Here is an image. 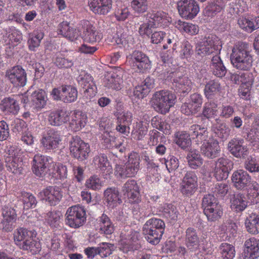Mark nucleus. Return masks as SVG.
Here are the masks:
<instances>
[{"mask_svg":"<svg viewBox=\"0 0 259 259\" xmlns=\"http://www.w3.org/2000/svg\"><path fill=\"white\" fill-rule=\"evenodd\" d=\"M53 166L54 162L51 157L39 154L35 155L32 161V170L39 177H44L47 174H50Z\"/></svg>","mask_w":259,"mask_h":259,"instance_id":"nucleus-8","label":"nucleus"},{"mask_svg":"<svg viewBox=\"0 0 259 259\" xmlns=\"http://www.w3.org/2000/svg\"><path fill=\"white\" fill-rule=\"evenodd\" d=\"M67 225L73 229L82 226L87 220L86 211L84 207L75 205L69 207L65 214Z\"/></svg>","mask_w":259,"mask_h":259,"instance_id":"nucleus-5","label":"nucleus"},{"mask_svg":"<svg viewBox=\"0 0 259 259\" xmlns=\"http://www.w3.org/2000/svg\"><path fill=\"white\" fill-rule=\"evenodd\" d=\"M71 120L69 121V126L74 131H78L84 127L87 122V115L79 110H75L70 114Z\"/></svg>","mask_w":259,"mask_h":259,"instance_id":"nucleus-34","label":"nucleus"},{"mask_svg":"<svg viewBox=\"0 0 259 259\" xmlns=\"http://www.w3.org/2000/svg\"><path fill=\"white\" fill-rule=\"evenodd\" d=\"M55 64L60 68H70L74 64L73 60L65 54L59 53L56 54L54 60Z\"/></svg>","mask_w":259,"mask_h":259,"instance_id":"nucleus-53","label":"nucleus"},{"mask_svg":"<svg viewBox=\"0 0 259 259\" xmlns=\"http://www.w3.org/2000/svg\"><path fill=\"white\" fill-rule=\"evenodd\" d=\"M230 204L231 209L235 212L243 211L248 205V201L244 195L237 193L230 196Z\"/></svg>","mask_w":259,"mask_h":259,"instance_id":"nucleus-36","label":"nucleus"},{"mask_svg":"<svg viewBox=\"0 0 259 259\" xmlns=\"http://www.w3.org/2000/svg\"><path fill=\"white\" fill-rule=\"evenodd\" d=\"M44 34L41 31H34L29 34L27 45L29 49L31 51H35L39 47Z\"/></svg>","mask_w":259,"mask_h":259,"instance_id":"nucleus-51","label":"nucleus"},{"mask_svg":"<svg viewBox=\"0 0 259 259\" xmlns=\"http://www.w3.org/2000/svg\"><path fill=\"white\" fill-rule=\"evenodd\" d=\"M178 10L182 17L192 19L199 11L195 0H181L178 4Z\"/></svg>","mask_w":259,"mask_h":259,"instance_id":"nucleus-18","label":"nucleus"},{"mask_svg":"<svg viewBox=\"0 0 259 259\" xmlns=\"http://www.w3.org/2000/svg\"><path fill=\"white\" fill-rule=\"evenodd\" d=\"M123 73L122 70H117L108 73L104 80L105 86L116 91L121 90L123 87Z\"/></svg>","mask_w":259,"mask_h":259,"instance_id":"nucleus-24","label":"nucleus"},{"mask_svg":"<svg viewBox=\"0 0 259 259\" xmlns=\"http://www.w3.org/2000/svg\"><path fill=\"white\" fill-rule=\"evenodd\" d=\"M79 84L84 90L85 95L87 97H94L97 92V88L93 81V78L89 74L82 72L77 78Z\"/></svg>","mask_w":259,"mask_h":259,"instance_id":"nucleus-22","label":"nucleus"},{"mask_svg":"<svg viewBox=\"0 0 259 259\" xmlns=\"http://www.w3.org/2000/svg\"><path fill=\"white\" fill-rule=\"evenodd\" d=\"M222 44L220 38L215 35H209L198 42L196 46V52L201 57L206 56L212 53H220Z\"/></svg>","mask_w":259,"mask_h":259,"instance_id":"nucleus-4","label":"nucleus"},{"mask_svg":"<svg viewBox=\"0 0 259 259\" xmlns=\"http://www.w3.org/2000/svg\"><path fill=\"white\" fill-rule=\"evenodd\" d=\"M62 214L59 211H52L47 213L46 222L52 227H56L59 225Z\"/></svg>","mask_w":259,"mask_h":259,"instance_id":"nucleus-60","label":"nucleus"},{"mask_svg":"<svg viewBox=\"0 0 259 259\" xmlns=\"http://www.w3.org/2000/svg\"><path fill=\"white\" fill-rule=\"evenodd\" d=\"M23 38L22 32L15 27H12L6 30L3 40L6 45L14 47L20 44Z\"/></svg>","mask_w":259,"mask_h":259,"instance_id":"nucleus-32","label":"nucleus"},{"mask_svg":"<svg viewBox=\"0 0 259 259\" xmlns=\"http://www.w3.org/2000/svg\"><path fill=\"white\" fill-rule=\"evenodd\" d=\"M151 124L154 127L162 132L166 135H169L171 132L170 125L164 121L154 117L151 120Z\"/></svg>","mask_w":259,"mask_h":259,"instance_id":"nucleus-63","label":"nucleus"},{"mask_svg":"<svg viewBox=\"0 0 259 259\" xmlns=\"http://www.w3.org/2000/svg\"><path fill=\"white\" fill-rule=\"evenodd\" d=\"M203 211L209 222H215L223 215V209L214 196L205 195L202 200Z\"/></svg>","mask_w":259,"mask_h":259,"instance_id":"nucleus-6","label":"nucleus"},{"mask_svg":"<svg viewBox=\"0 0 259 259\" xmlns=\"http://www.w3.org/2000/svg\"><path fill=\"white\" fill-rule=\"evenodd\" d=\"M244 246V252L246 257L255 259L258 257L259 239L251 237L245 241Z\"/></svg>","mask_w":259,"mask_h":259,"instance_id":"nucleus-35","label":"nucleus"},{"mask_svg":"<svg viewBox=\"0 0 259 259\" xmlns=\"http://www.w3.org/2000/svg\"><path fill=\"white\" fill-rule=\"evenodd\" d=\"M247 189V196L251 202H256L259 197V184L255 181L251 182Z\"/></svg>","mask_w":259,"mask_h":259,"instance_id":"nucleus-64","label":"nucleus"},{"mask_svg":"<svg viewBox=\"0 0 259 259\" xmlns=\"http://www.w3.org/2000/svg\"><path fill=\"white\" fill-rule=\"evenodd\" d=\"M122 192L131 203H138L140 201L139 188L136 181H127L123 185Z\"/></svg>","mask_w":259,"mask_h":259,"instance_id":"nucleus-27","label":"nucleus"},{"mask_svg":"<svg viewBox=\"0 0 259 259\" xmlns=\"http://www.w3.org/2000/svg\"><path fill=\"white\" fill-rule=\"evenodd\" d=\"M40 199L48 202L51 205H56L63 196L61 189L58 187L50 186L41 191L38 194Z\"/></svg>","mask_w":259,"mask_h":259,"instance_id":"nucleus-19","label":"nucleus"},{"mask_svg":"<svg viewBox=\"0 0 259 259\" xmlns=\"http://www.w3.org/2000/svg\"><path fill=\"white\" fill-rule=\"evenodd\" d=\"M6 79L16 87H23L27 82L26 73L19 66H16L8 69L6 72Z\"/></svg>","mask_w":259,"mask_h":259,"instance_id":"nucleus-12","label":"nucleus"},{"mask_svg":"<svg viewBox=\"0 0 259 259\" xmlns=\"http://www.w3.org/2000/svg\"><path fill=\"white\" fill-rule=\"evenodd\" d=\"M17 246L23 250L29 251L32 254L37 253L40 251L41 248L40 243L34 239L32 235Z\"/></svg>","mask_w":259,"mask_h":259,"instance_id":"nucleus-49","label":"nucleus"},{"mask_svg":"<svg viewBox=\"0 0 259 259\" xmlns=\"http://www.w3.org/2000/svg\"><path fill=\"white\" fill-rule=\"evenodd\" d=\"M109 121L108 122V125H105V133L103 135L102 140L103 143L105 144V146L107 148H116L119 149L120 152H122L123 151V149L120 148V147L121 145L120 142H116V139L115 137H112L110 135L109 130H110L112 123H110V125L109 124Z\"/></svg>","mask_w":259,"mask_h":259,"instance_id":"nucleus-42","label":"nucleus"},{"mask_svg":"<svg viewBox=\"0 0 259 259\" xmlns=\"http://www.w3.org/2000/svg\"><path fill=\"white\" fill-rule=\"evenodd\" d=\"M233 186L238 190H243L249 186L251 178L247 171L243 169L235 171L231 177Z\"/></svg>","mask_w":259,"mask_h":259,"instance_id":"nucleus-26","label":"nucleus"},{"mask_svg":"<svg viewBox=\"0 0 259 259\" xmlns=\"http://www.w3.org/2000/svg\"><path fill=\"white\" fill-rule=\"evenodd\" d=\"M70 112L66 109H60L51 111L48 116L50 124L60 126L69 120Z\"/></svg>","mask_w":259,"mask_h":259,"instance_id":"nucleus-31","label":"nucleus"},{"mask_svg":"<svg viewBox=\"0 0 259 259\" xmlns=\"http://www.w3.org/2000/svg\"><path fill=\"white\" fill-rule=\"evenodd\" d=\"M212 130L215 135L223 140H226L230 134L231 129L219 118L215 119Z\"/></svg>","mask_w":259,"mask_h":259,"instance_id":"nucleus-39","label":"nucleus"},{"mask_svg":"<svg viewBox=\"0 0 259 259\" xmlns=\"http://www.w3.org/2000/svg\"><path fill=\"white\" fill-rule=\"evenodd\" d=\"M139 234L131 229L126 232H122L120 234V240L119 242V248L124 253H127L136 249L135 246L138 240Z\"/></svg>","mask_w":259,"mask_h":259,"instance_id":"nucleus-14","label":"nucleus"},{"mask_svg":"<svg viewBox=\"0 0 259 259\" xmlns=\"http://www.w3.org/2000/svg\"><path fill=\"white\" fill-rule=\"evenodd\" d=\"M233 167V162L229 159L221 157L215 162L213 168V176L218 181L226 180Z\"/></svg>","mask_w":259,"mask_h":259,"instance_id":"nucleus-15","label":"nucleus"},{"mask_svg":"<svg viewBox=\"0 0 259 259\" xmlns=\"http://www.w3.org/2000/svg\"><path fill=\"white\" fill-rule=\"evenodd\" d=\"M197 177L194 172H187L181 183V193L187 196L193 195L197 189Z\"/></svg>","mask_w":259,"mask_h":259,"instance_id":"nucleus-16","label":"nucleus"},{"mask_svg":"<svg viewBox=\"0 0 259 259\" xmlns=\"http://www.w3.org/2000/svg\"><path fill=\"white\" fill-rule=\"evenodd\" d=\"M210 67L213 74L219 77L225 76L227 72L220 56L218 55L212 57Z\"/></svg>","mask_w":259,"mask_h":259,"instance_id":"nucleus-48","label":"nucleus"},{"mask_svg":"<svg viewBox=\"0 0 259 259\" xmlns=\"http://www.w3.org/2000/svg\"><path fill=\"white\" fill-rule=\"evenodd\" d=\"M105 200L108 207L114 208L121 202L119 192L116 188H108L104 192Z\"/></svg>","mask_w":259,"mask_h":259,"instance_id":"nucleus-41","label":"nucleus"},{"mask_svg":"<svg viewBox=\"0 0 259 259\" xmlns=\"http://www.w3.org/2000/svg\"><path fill=\"white\" fill-rule=\"evenodd\" d=\"M176 100V96L171 91L161 90L154 94L152 100V106L157 112L165 114L174 106Z\"/></svg>","mask_w":259,"mask_h":259,"instance_id":"nucleus-2","label":"nucleus"},{"mask_svg":"<svg viewBox=\"0 0 259 259\" xmlns=\"http://www.w3.org/2000/svg\"><path fill=\"white\" fill-rule=\"evenodd\" d=\"M247 9V5L243 0H230L228 2L227 9L231 15H239Z\"/></svg>","mask_w":259,"mask_h":259,"instance_id":"nucleus-44","label":"nucleus"},{"mask_svg":"<svg viewBox=\"0 0 259 259\" xmlns=\"http://www.w3.org/2000/svg\"><path fill=\"white\" fill-rule=\"evenodd\" d=\"M206 235L203 234L199 241L197 236L196 230L192 228H189L186 232V245L187 248L192 252L199 251L201 244L200 242H204Z\"/></svg>","mask_w":259,"mask_h":259,"instance_id":"nucleus-28","label":"nucleus"},{"mask_svg":"<svg viewBox=\"0 0 259 259\" xmlns=\"http://www.w3.org/2000/svg\"><path fill=\"white\" fill-rule=\"evenodd\" d=\"M230 60L233 66L240 70H249L253 63L252 56L248 50V45L246 43L238 42L232 50Z\"/></svg>","mask_w":259,"mask_h":259,"instance_id":"nucleus-1","label":"nucleus"},{"mask_svg":"<svg viewBox=\"0 0 259 259\" xmlns=\"http://www.w3.org/2000/svg\"><path fill=\"white\" fill-rule=\"evenodd\" d=\"M148 126L149 124L146 122H137L132 131V138L138 141L143 140L147 133Z\"/></svg>","mask_w":259,"mask_h":259,"instance_id":"nucleus-47","label":"nucleus"},{"mask_svg":"<svg viewBox=\"0 0 259 259\" xmlns=\"http://www.w3.org/2000/svg\"><path fill=\"white\" fill-rule=\"evenodd\" d=\"M202 153L209 158H214L219 155L221 148L219 142L214 139L204 142L201 147Z\"/></svg>","mask_w":259,"mask_h":259,"instance_id":"nucleus-33","label":"nucleus"},{"mask_svg":"<svg viewBox=\"0 0 259 259\" xmlns=\"http://www.w3.org/2000/svg\"><path fill=\"white\" fill-rule=\"evenodd\" d=\"M218 113V104L214 102L205 103L203 106L202 114L207 119L214 118Z\"/></svg>","mask_w":259,"mask_h":259,"instance_id":"nucleus-57","label":"nucleus"},{"mask_svg":"<svg viewBox=\"0 0 259 259\" xmlns=\"http://www.w3.org/2000/svg\"><path fill=\"white\" fill-rule=\"evenodd\" d=\"M127 62L132 67L137 68L140 71L150 68L151 62L149 58L140 51L134 52L127 57Z\"/></svg>","mask_w":259,"mask_h":259,"instance_id":"nucleus-17","label":"nucleus"},{"mask_svg":"<svg viewBox=\"0 0 259 259\" xmlns=\"http://www.w3.org/2000/svg\"><path fill=\"white\" fill-rule=\"evenodd\" d=\"M32 233L26 229L21 228L17 229L14 234V241L17 245H20L21 243L24 242L25 239L29 238Z\"/></svg>","mask_w":259,"mask_h":259,"instance_id":"nucleus-62","label":"nucleus"},{"mask_svg":"<svg viewBox=\"0 0 259 259\" xmlns=\"http://www.w3.org/2000/svg\"><path fill=\"white\" fill-rule=\"evenodd\" d=\"M2 219L0 223V228L4 231L11 232L15 227L17 220V213L11 206L6 205L2 208Z\"/></svg>","mask_w":259,"mask_h":259,"instance_id":"nucleus-13","label":"nucleus"},{"mask_svg":"<svg viewBox=\"0 0 259 259\" xmlns=\"http://www.w3.org/2000/svg\"><path fill=\"white\" fill-rule=\"evenodd\" d=\"M221 88L220 83L216 80H210L205 85L204 94L207 99H211Z\"/></svg>","mask_w":259,"mask_h":259,"instance_id":"nucleus-55","label":"nucleus"},{"mask_svg":"<svg viewBox=\"0 0 259 259\" xmlns=\"http://www.w3.org/2000/svg\"><path fill=\"white\" fill-rule=\"evenodd\" d=\"M173 84L180 92L187 93L192 89V82L186 76H177L173 79Z\"/></svg>","mask_w":259,"mask_h":259,"instance_id":"nucleus-46","label":"nucleus"},{"mask_svg":"<svg viewBox=\"0 0 259 259\" xmlns=\"http://www.w3.org/2000/svg\"><path fill=\"white\" fill-rule=\"evenodd\" d=\"M59 33L71 41L76 40L79 36V31L69 25L66 21L61 23L58 26Z\"/></svg>","mask_w":259,"mask_h":259,"instance_id":"nucleus-38","label":"nucleus"},{"mask_svg":"<svg viewBox=\"0 0 259 259\" xmlns=\"http://www.w3.org/2000/svg\"><path fill=\"white\" fill-rule=\"evenodd\" d=\"M61 141L60 132L53 129H50L44 134L41 143L46 149L53 150L59 147Z\"/></svg>","mask_w":259,"mask_h":259,"instance_id":"nucleus-21","label":"nucleus"},{"mask_svg":"<svg viewBox=\"0 0 259 259\" xmlns=\"http://www.w3.org/2000/svg\"><path fill=\"white\" fill-rule=\"evenodd\" d=\"M20 150L11 146L7 148L5 155L7 170L15 174L20 175L23 170V163Z\"/></svg>","mask_w":259,"mask_h":259,"instance_id":"nucleus-7","label":"nucleus"},{"mask_svg":"<svg viewBox=\"0 0 259 259\" xmlns=\"http://www.w3.org/2000/svg\"><path fill=\"white\" fill-rule=\"evenodd\" d=\"M97 228L101 233L111 234L114 231V226L107 215L102 214L97 220Z\"/></svg>","mask_w":259,"mask_h":259,"instance_id":"nucleus-45","label":"nucleus"},{"mask_svg":"<svg viewBox=\"0 0 259 259\" xmlns=\"http://www.w3.org/2000/svg\"><path fill=\"white\" fill-rule=\"evenodd\" d=\"M165 228L164 222L159 219L152 218L143 226V233L147 240L152 244H157L162 237Z\"/></svg>","mask_w":259,"mask_h":259,"instance_id":"nucleus-3","label":"nucleus"},{"mask_svg":"<svg viewBox=\"0 0 259 259\" xmlns=\"http://www.w3.org/2000/svg\"><path fill=\"white\" fill-rule=\"evenodd\" d=\"M245 75H247L248 78L240 85L238 93L241 98L247 100L250 96V90L253 82V77L251 73H247Z\"/></svg>","mask_w":259,"mask_h":259,"instance_id":"nucleus-52","label":"nucleus"},{"mask_svg":"<svg viewBox=\"0 0 259 259\" xmlns=\"http://www.w3.org/2000/svg\"><path fill=\"white\" fill-rule=\"evenodd\" d=\"M228 148L230 152L237 158H244L248 154V148L241 139H232L228 143Z\"/></svg>","mask_w":259,"mask_h":259,"instance_id":"nucleus-23","label":"nucleus"},{"mask_svg":"<svg viewBox=\"0 0 259 259\" xmlns=\"http://www.w3.org/2000/svg\"><path fill=\"white\" fill-rule=\"evenodd\" d=\"M22 102L29 104L33 108L37 110L44 108L46 105L47 98L45 92L42 90H37L32 92L30 89L24 95H21Z\"/></svg>","mask_w":259,"mask_h":259,"instance_id":"nucleus-9","label":"nucleus"},{"mask_svg":"<svg viewBox=\"0 0 259 259\" xmlns=\"http://www.w3.org/2000/svg\"><path fill=\"white\" fill-rule=\"evenodd\" d=\"M80 24L83 29V39L85 41L94 43L101 39V34L90 21L83 20Z\"/></svg>","mask_w":259,"mask_h":259,"instance_id":"nucleus-25","label":"nucleus"},{"mask_svg":"<svg viewBox=\"0 0 259 259\" xmlns=\"http://www.w3.org/2000/svg\"><path fill=\"white\" fill-rule=\"evenodd\" d=\"M91 10L96 14L106 15L112 9V0H88Z\"/></svg>","mask_w":259,"mask_h":259,"instance_id":"nucleus-30","label":"nucleus"},{"mask_svg":"<svg viewBox=\"0 0 259 259\" xmlns=\"http://www.w3.org/2000/svg\"><path fill=\"white\" fill-rule=\"evenodd\" d=\"M147 18L155 28H164L168 26L171 21V18L168 15L162 11L149 13Z\"/></svg>","mask_w":259,"mask_h":259,"instance_id":"nucleus-29","label":"nucleus"},{"mask_svg":"<svg viewBox=\"0 0 259 259\" xmlns=\"http://www.w3.org/2000/svg\"><path fill=\"white\" fill-rule=\"evenodd\" d=\"M137 173L133 171L126 163L124 165H116L115 169V175L120 178H125L134 176Z\"/></svg>","mask_w":259,"mask_h":259,"instance_id":"nucleus-59","label":"nucleus"},{"mask_svg":"<svg viewBox=\"0 0 259 259\" xmlns=\"http://www.w3.org/2000/svg\"><path fill=\"white\" fill-rule=\"evenodd\" d=\"M190 131L192 136H195L198 142L205 141L207 138V132L204 127H201L197 124L191 126Z\"/></svg>","mask_w":259,"mask_h":259,"instance_id":"nucleus-56","label":"nucleus"},{"mask_svg":"<svg viewBox=\"0 0 259 259\" xmlns=\"http://www.w3.org/2000/svg\"><path fill=\"white\" fill-rule=\"evenodd\" d=\"M245 226L247 231L252 235L259 233V214L252 213L245 219Z\"/></svg>","mask_w":259,"mask_h":259,"instance_id":"nucleus-40","label":"nucleus"},{"mask_svg":"<svg viewBox=\"0 0 259 259\" xmlns=\"http://www.w3.org/2000/svg\"><path fill=\"white\" fill-rule=\"evenodd\" d=\"M115 115L116 117L117 123H123L127 125L132 123L133 116L131 111L117 110L115 112Z\"/></svg>","mask_w":259,"mask_h":259,"instance_id":"nucleus-61","label":"nucleus"},{"mask_svg":"<svg viewBox=\"0 0 259 259\" xmlns=\"http://www.w3.org/2000/svg\"><path fill=\"white\" fill-rule=\"evenodd\" d=\"M176 143L183 149L190 146L191 139L190 135L185 132H179L175 134Z\"/></svg>","mask_w":259,"mask_h":259,"instance_id":"nucleus-58","label":"nucleus"},{"mask_svg":"<svg viewBox=\"0 0 259 259\" xmlns=\"http://www.w3.org/2000/svg\"><path fill=\"white\" fill-rule=\"evenodd\" d=\"M0 109L6 114H17L20 109L17 100L8 97L3 99L0 103Z\"/></svg>","mask_w":259,"mask_h":259,"instance_id":"nucleus-37","label":"nucleus"},{"mask_svg":"<svg viewBox=\"0 0 259 259\" xmlns=\"http://www.w3.org/2000/svg\"><path fill=\"white\" fill-rule=\"evenodd\" d=\"M53 100L61 101L65 103H71L77 98V89L70 85H63L58 88H54L51 93Z\"/></svg>","mask_w":259,"mask_h":259,"instance_id":"nucleus-10","label":"nucleus"},{"mask_svg":"<svg viewBox=\"0 0 259 259\" xmlns=\"http://www.w3.org/2000/svg\"><path fill=\"white\" fill-rule=\"evenodd\" d=\"M174 25L182 33L195 35L199 32V28L197 25L181 20H176Z\"/></svg>","mask_w":259,"mask_h":259,"instance_id":"nucleus-43","label":"nucleus"},{"mask_svg":"<svg viewBox=\"0 0 259 259\" xmlns=\"http://www.w3.org/2000/svg\"><path fill=\"white\" fill-rule=\"evenodd\" d=\"M69 150L72 156L81 160L86 159L90 152L89 145L77 136L70 141Z\"/></svg>","mask_w":259,"mask_h":259,"instance_id":"nucleus-11","label":"nucleus"},{"mask_svg":"<svg viewBox=\"0 0 259 259\" xmlns=\"http://www.w3.org/2000/svg\"><path fill=\"white\" fill-rule=\"evenodd\" d=\"M93 164L104 179H107L113 172V168L106 155L100 154L94 157Z\"/></svg>","mask_w":259,"mask_h":259,"instance_id":"nucleus-20","label":"nucleus"},{"mask_svg":"<svg viewBox=\"0 0 259 259\" xmlns=\"http://www.w3.org/2000/svg\"><path fill=\"white\" fill-rule=\"evenodd\" d=\"M189 166L193 169H196L203 163V159L199 151L193 150L189 151L187 155Z\"/></svg>","mask_w":259,"mask_h":259,"instance_id":"nucleus-50","label":"nucleus"},{"mask_svg":"<svg viewBox=\"0 0 259 259\" xmlns=\"http://www.w3.org/2000/svg\"><path fill=\"white\" fill-rule=\"evenodd\" d=\"M219 251L223 259H233L235 256L234 246L228 243H222L219 247Z\"/></svg>","mask_w":259,"mask_h":259,"instance_id":"nucleus-54","label":"nucleus"}]
</instances>
